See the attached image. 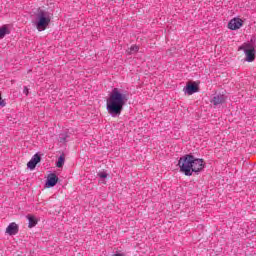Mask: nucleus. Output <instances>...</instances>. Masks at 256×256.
Segmentation results:
<instances>
[{
    "instance_id": "obj_1",
    "label": "nucleus",
    "mask_w": 256,
    "mask_h": 256,
    "mask_svg": "<svg viewBox=\"0 0 256 256\" xmlns=\"http://www.w3.org/2000/svg\"><path fill=\"white\" fill-rule=\"evenodd\" d=\"M178 167H180L181 173H184L187 177H191L193 173H199L205 169V162L203 159L187 154L179 159Z\"/></svg>"
},
{
    "instance_id": "obj_2",
    "label": "nucleus",
    "mask_w": 256,
    "mask_h": 256,
    "mask_svg": "<svg viewBox=\"0 0 256 256\" xmlns=\"http://www.w3.org/2000/svg\"><path fill=\"white\" fill-rule=\"evenodd\" d=\"M125 103H127V96L121 93L119 89L114 88L106 101L107 112L112 117H115V115H119L123 111Z\"/></svg>"
},
{
    "instance_id": "obj_3",
    "label": "nucleus",
    "mask_w": 256,
    "mask_h": 256,
    "mask_svg": "<svg viewBox=\"0 0 256 256\" xmlns=\"http://www.w3.org/2000/svg\"><path fill=\"white\" fill-rule=\"evenodd\" d=\"M49 23H51V17L49 16V14L44 11L38 12L36 29H38V31H45V29L49 27Z\"/></svg>"
},
{
    "instance_id": "obj_4",
    "label": "nucleus",
    "mask_w": 256,
    "mask_h": 256,
    "mask_svg": "<svg viewBox=\"0 0 256 256\" xmlns=\"http://www.w3.org/2000/svg\"><path fill=\"white\" fill-rule=\"evenodd\" d=\"M240 49L244 51L246 55V61H248V63H253V61H255V47H253V45L249 43L243 44Z\"/></svg>"
},
{
    "instance_id": "obj_5",
    "label": "nucleus",
    "mask_w": 256,
    "mask_h": 256,
    "mask_svg": "<svg viewBox=\"0 0 256 256\" xmlns=\"http://www.w3.org/2000/svg\"><path fill=\"white\" fill-rule=\"evenodd\" d=\"M243 27V20L241 18H233L228 23V29H231V31H237V29H241Z\"/></svg>"
},
{
    "instance_id": "obj_6",
    "label": "nucleus",
    "mask_w": 256,
    "mask_h": 256,
    "mask_svg": "<svg viewBox=\"0 0 256 256\" xmlns=\"http://www.w3.org/2000/svg\"><path fill=\"white\" fill-rule=\"evenodd\" d=\"M7 235H17L19 233V225L17 223L12 222L6 228Z\"/></svg>"
},
{
    "instance_id": "obj_7",
    "label": "nucleus",
    "mask_w": 256,
    "mask_h": 256,
    "mask_svg": "<svg viewBox=\"0 0 256 256\" xmlns=\"http://www.w3.org/2000/svg\"><path fill=\"white\" fill-rule=\"evenodd\" d=\"M40 161H41V156H39V154H35L31 158V160L27 163L28 169H31V171H33V169L37 167V163H39Z\"/></svg>"
},
{
    "instance_id": "obj_8",
    "label": "nucleus",
    "mask_w": 256,
    "mask_h": 256,
    "mask_svg": "<svg viewBox=\"0 0 256 256\" xmlns=\"http://www.w3.org/2000/svg\"><path fill=\"white\" fill-rule=\"evenodd\" d=\"M199 92V86L195 82L193 83H188L185 89V93L187 95H193V93H198Z\"/></svg>"
},
{
    "instance_id": "obj_9",
    "label": "nucleus",
    "mask_w": 256,
    "mask_h": 256,
    "mask_svg": "<svg viewBox=\"0 0 256 256\" xmlns=\"http://www.w3.org/2000/svg\"><path fill=\"white\" fill-rule=\"evenodd\" d=\"M59 181V178L56 174H49L47 177L46 187H55L57 185V182Z\"/></svg>"
},
{
    "instance_id": "obj_10",
    "label": "nucleus",
    "mask_w": 256,
    "mask_h": 256,
    "mask_svg": "<svg viewBox=\"0 0 256 256\" xmlns=\"http://www.w3.org/2000/svg\"><path fill=\"white\" fill-rule=\"evenodd\" d=\"M211 103H213V105H221V103H225V98L223 95L214 96Z\"/></svg>"
},
{
    "instance_id": "obj_11",
    "label": "nucleus",
    "mask_w": 256,
    "mask_h": 256,
    "mask_svg": "<svg viewBox=\"0 0 256 256\" xmlns=\"http://www.w3.org/2000/svg\"><path fill=\"white\" fill-rule=\"evenodd\" d=\"M28 227L29 229H33V227H35V225H37V218H35V216L33 215H29L28 216Z\"/></svg>"
},
{
    "instance_id": "obj_12",
    "label": "nucleus",
    "mask_w": 256,
    "mask_h": 256,
    "mask_svg": "<svg viewBox=\"0 0 256 256\" xmlns=\"http://www.w3.org/2000/svg\"><path fill=\"white\" fill-rule=\"evenodd\" d=\"M9 28H7V26H2L0 27V39H3L5 37V35H9Z\"/></svg>"
},
{
    "instance_id": "obj_13",
    "label": "nucleus",
    "mask_w": 256,
    "mask_h": 256,
    "mask_svg": "<svg viewBox=\"0 0 256 256\" xmlns=\"http://www.w3.org/2000/svg\"><path fill=\"white\" fill-rule=\"evenodd\" d=\"M65 165V154H62L59 158L58 161L56 162V167H63Z\"/></svg>"
},
{
    "instance_id": "obj_14",
    "label": "nucleus",
    "mask_w": 256,
    "mask_h": 256,
    "mask_svg": "<svg viewBox=\"0 0 256 256\" xmlns=\"http://www.w3.org/2000/svg\"><path fill=\"white\" fill-rule=\"evenodd\" d=\"M139 51V46L137 45H132L130 48L127 49L128 55H133Z\"/></svg>"
},
{
    "instance_id": "obj_15",
    "label": "nucleus",
    "mask_w": 256,
    "mask_h": 256,
    "mask_svg": "<svg viewBox=\"0 0 256 256\" xmlns=\"http://www.w3.org/2000/svg\"><path fill=\"white\" fill-rule=\"evenodd\" d=\"M107 173L106 172H100L98 173V177H100V179H107Z\"/></svg>"
},
{
    "instance_id": "obj_16",
    "label": "nucleus",
    "mask_w": 256,
    "mask_h": 256,
    "mask_svg": "<svg viewBox=\"0 0 256 256\" xmlns=\"http://www.w3.org/2000/svg\"><path fill=\"white\" fill-rule=\"evenodd\" d=\"M23 93L24 95H29V88L27 86L24 87Z\"/></svg>"
},
{
    "instance_id": "obj_17",
    "label": "nucleus",
    "mask_w": 256,
    "mask_h": 256,
    "mask_svg": "<svg viewBox=\"0 0 256 256\" xmlns=\"http://www.w3.org/2000/svg\"><path fill=\"white\" fill-rule=\"evenodd\" d=\"M0 105H1L2 107H5V102L2 100L1 92H0Z\"/></svg>"
},
{
    "instance_id": "obj_18",
    "label": "nucleus",
    "mask_w": 256,
    "mask_h": 256,
    "mask_svg": "<svg viewBox=\"0 0 256 256\" xmlns=\"http://www.w3.org/2000/svg\"><path fill=\"white\" fill-rule=\"evenodd\" d=\"M114 256H123L122 254H114Z\"/></svg>"
},
{
    "instance_id": "obj_19",
    "label": "nucleus",
    "mask_w": 256,
    "mask_h": 256,
    "mask_svg": "<svg viewBox=\"0 0 256 256\" xmlns=\"http://www.w3.org/2000/svg\"><path fill=\"white\" fill-rule=\"evenodd\" d=\"M101 183H105L103 180H101Z\"/></svg>"
}]
</instances>
